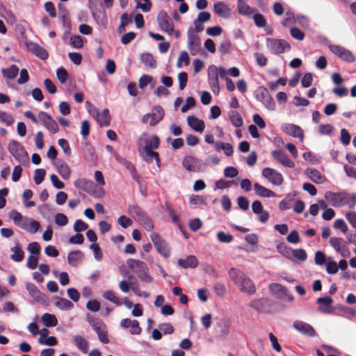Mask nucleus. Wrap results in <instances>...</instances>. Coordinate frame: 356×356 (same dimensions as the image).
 Segmentation results:
<instances>
[{"mask_svg": "<svg viewBox=\"0 0 356 356\" xmlns=\"http://www.w3.org/2000/svg\"><path fill=\"white\" fill-rule=\"evenodd\" d=\"M150 238L154 243L157 252L164 257H168L170 254V248L168 243L161 236L156 232H152Z\"/></svg>", "mask_w": 356, "mask_h": 356, "instance_id": "obj_6", "label": "nucleus"}, {"mask_svg": "<svg viewBox=\"0 0 356 356\" xmlns=\"http://www.w3.org/2000/svg\"><path fill=\"white\" fill-rule=\"evenodd\" d=\"M343 51L340 58L347 63H353L355 61V56L353 53L345 47H343Z\"/></svg>", "mask_w": 356, "mask_h": 356, "instance_id": "obj_54", "label": "nucleus"}, {"mask_svg": "<svg viewBox=\"0 0 356 356\" xmlns=\"http://www.w3.org/2000/svg\"><path fill=\"white\" fill-rule=\"evenodd\" d=\"M255 97L267 109L273 111L275 108V102L266 88L259 87L255 92Z\"/></svg>", "mask_w": 356, "mask_h": 356, "instance_id": "obj_5", "label": "nucleus"}, {"mask_svg": "<svg viewBox=\"0 0 356 356\" xmlns=\"http://www.w3.org/2000/svg\"><path fill=\"white\" fill-rule=\"evenodd\" d=\"M213 289L216 294L220 298L224 297L227 292L225 285L220 282L215 283L213 285Z\"/></svg>", "mask_w": 356, "mask_h": 356, "instance_id": "obj_50", "label": "nucleus"}, {"mask_svg": "<svg viewBox=\"0 0 356 356\" xmlns=\"http://www.w3.org/2000/svg\"><path fill=\"white\" fill-rule=\"evenodd\" d=\"M316 302L320 304L319 310L322 312H330L328 309L332 304L333 300L330 296L321 297L316 300Z\"/></svg>", "mask_w": 356, "mask_h": 356, "instance_id": "obj_36", "label": "nucleus"}, {"mask_svg": "<svg viewBox=\"0 0 356 356\" xmlns=\"http://www.w3.org/2000/svg\"><path fill=\"white\" fill-rule=\"evenodd\" d=\"M10 217L13 219L15 225L22 229L29 230V222L31 218L22 216V215L17 211H13Z\"/></svg>", "mask_w": 356, "mask_h": 356, "instance_id": "obj_16", "label": "nucleus"}, {"mask_svg": "<svg viewBox=\"0 0 356 356\" xmlns=\"http://www.w3.org/2000/svg\"><path fill=\"white\" fill-rule=\"evenodd\" d=\"M74 186L79 190L83 191L88 193L93 192L95 184L92 180L86 179H77L74 182Z\"/></svg>", "mask_w": 356, "mask_h": 356, "instance_id": "obj_19", "label": "nucleus"}, {"mask_svg": "<svg viewBox=\"0 0 356 356\" xmlns=\"http://www.w3.org/2000/svg\"><path fill=\"white\" fill-rule=\"evenodd\" d=\"M257 63L261 67H264L268 63L267 57L261 53L256 52L254 54Z\"/></svg>", "mask_w": 356, "mask_h": 356, "instance_id": "obj_60", "label": "nucleus"}, {"mask_svg": "<svg viewBox=\"0 0 356 356\" xmlns=\"http://www.w3.org/2000/svg\"><path fill=\"white\" fill-rule=\"evenodd\" d=\"M141 60L143 63L152 69L156 67V61L152 54L149 53H145L141 54Z\"/></svg>", "mask_w": 356, "mask_h": 356, "instance_id": "obj_41", "label": "nucleus"}, {"mask_svg": "<svg viewBox=\"0 0 356 356\" xmlns=\"http://www.w3.org/2000/svg\"><path fill=\"white\" fill-rule=\"evenodd\" d=\"M262 175L275 186H278L283 184L284 178L282 175L275 169L265 168L262 170Z\"/></svg>", "mask_w": 356, "mask_h": 356, "instance_id": "obj_10", "label": "nucleus"}, {"mask_svg": "<svg viewBox=\"0 0 356 356\" xmlns=\"http://www.w3.org/2000/svg\"><path fill=\"white\" fill-rule=\"evenodd\" d=\"M26 289L29 294L36 301H39L42 299V293L38 289L34 284L27 282L26 284Z\"/></svg>", "mask_w": 356, "mask_h": 356, "instance_id": "obj_37", "label": "nucleus"}, {"mask_svg": "<svg viewBox=\"0 0 356 356\" xmlns=\"http://www.w3.org/2000/svg\"><path fill=\"white\" fill-rule=\"evenodd\" d=\"M54 165L56 168L58 172L63 179L66 180L70 177L71 170L65 161L58 159L54 163Z\"/></svg>", "mask_w": 356, "mask_h": 356, "instance_id": "obj_22", "label": "nucleus"}, {"mask_svg": "<svg viewBox=\"0 0 356 356\" xmlns=\"http://www.w3.org/2000/svg\"><path fill=\"white\" fill-rule=\"evenodd\" d=\"M290 34L296 40L302 41L305 37V33L298 27H292L290 29Z\"/></svg>", "mask_w": 356, "mask_h": 356, "instance_id": "obj_49", "label": "nucleus"}, {"mask_svg": "<svg viewBox=\"0 0 356 356\" xmlns=\"http://www.w3.org/2000/svg\"><path fill=\"white\" fill-rule=\"evenodd\" d=\"M129 213L131 214L136 220L138 221L147 232L154 229V224L147 213L139 206L133 204L128 208Z\"/></svg>", "mask_w": 356, "mask_h": 356, "instance_id": "obj_3", "label": "nucleus"}, {"mask_svg": "<svg viewBox=\"0 0 356 356\" xmlns=\"http://www.w3.org/2000/svg\"><path fill=\"white\" fill-rule=\"evenodd\" d=\"M229 118L234 127L238 128L243 125V119L238 112L236 111H230L229 112Z\"/></svg>", "mask_w": 356, "mask_h": 356, "instance_id": "obj_40", "label": "nucleus"}, {"mask_svg": "<svg viewBox=\"0 0 356 356\" xmlns=\"http://www.w3.org/2000/svg\"><path fill=\"white\" fill-rule=\"evenodd\" d=\"M70 44L76 49H80L83 45V38L80 35H72L70 37Z\"/></svg>", "mask_w": 356, "mask_h": 356, "instance_id": "obj_55", "label": "nucleus"}, {"mask_svg": "<svg viewBox=\"0 0 356 356\" xmlns=\"http://www.w3.org/2000/svg\"><path fill=\"white\" fill-rule=\"evenodd\" d=\"M273 157L277 160L283 165L293 168L295 167V163L291 161L288 156L281 150H275L272 152Z\"/></svg>", "mask_w": 356, "mask_h": 356, "instance_id": "obj_20", "label": "nucleus"}, {"mask_svg": "<svg viewBox=\"0 0 356 356\" xmlns=\"http://www.w3.org/2000/svg\"><path fill=\"white\" fill-rule=\"evenodd\" d=\"M217 237L220 242L226 243H231L234 239V237L232 234H226L222 231H220L217 234Z\"/></svg>", "mask_w": 356, "mask_h": 356, "instance_id": "obj_53", "label": "nucleus"}, {"mask_svg": "<svg viewBox=\"0 0 356 356\" xmlns=\"http://www.w3.org/2000/svg\"><path fill=\"white\" fill-rule=\"evenodd\" d=\"M187 122L189 127H191L194 131L200 133L203 132L205 127L203 120H200L193 115H190L187 117Z\"/></svg>", "mask_w": 356, "mask_h": 356, "instance_id": "obj_25", "label": "nucleus"}, {"mask_svg": "<svg viewBox=\"0 0 356 356\" xmlns=\"http://www.w3.org/2000/svg\"><path fill=\"white\" fill-rule=\"evenodd\" d=\"M293 326L300 334L308 337H314L316 336V332L314 328L305 322L301 321H295Z\"/></svg>", "mask_w": 356, "mask_h": 356, "instance_id": "obj_13", "label": "nucleus"}, {"mask_svg": "<svg viewBox=\"0 0 356 356\" xmlns=\"http://www.w3.org/2000/svg\"><path fill=\"white\" fill-rule=\"evenodd\" d=\"M56 76L61 83H65L68 78V73L64 67H60L56 71Z\"/></svg>", "mask_w": 356, "mask_h": 356, "instance_id": "obj_52", "label": "nucleus"}, {"mask_svg": "<svg viewBox=\"0 0 356 356\" xmlns=\"http://www.w3.org/2000/svg\"><path fill=\"white\" fill-rule=\"evenodd\" d=\"M83 253L80 250L72 251L67 255L68 263L73 266H76L83 258Z\"/></svg>", "mask_w": 356, "mask_h": 356, "instance_id": "obj_34", "label": "nucleus"}, {"mask_svg": "<svg viewBox=\"0 0 356 356\" xmlns=\"http://www.w3.org/2000/svg\"><path fill=\"white\" fill-rule=\"evenodd\" d=\"M38 118L48 131L53 134H56L58 131L59 128L56 121L49 114L44 111H40L38 113Z\"/></svg>", "mask_w": 356, "mask_h": 356, "instance_id": "obj_11", "label": "nucleus"}, {"mask_svg": "<svg viewBox=\"0 0 356 356\" xmlns=\"http://www.w3.org/2000/svg\"><path fill=\"white\" fill-rule=\"evenodd\" d=\"M132 220L125 216H120L118 218V223L124 229H127L132 225Z\"/></svg>", "mask_w": 356, "mask_h": 356, "instance_id": "obj_59", "label": "nucleus"}, {"mask_svg": "<svg viewBox=\"0 0 356 356\" xmlns=\"http://www.w3.org/2000/svg\"><path fill=\"white\" fill-rule=\"evenodd\" d=\"M42 321H43L46 327H54L58 323V320L55 315L45 313L42 316Z\"/></svg>", "mask_w": 356, "mask_h": 356, "instance_id": "obj_42", "label": "nucleus"}, {"mask_svg": "<svg viewBox=\"0 0 356 356\" xmlns=\"http://www.w3.org/2000/svg\"><path fill=\"white\" fill-rule=\"evenodd\" d=\"M157 22L160 29L166 32L168 35H172L174 31V24L167 13L161 10L157 16Z\"/></svg>", "mask_w": 356, "mask_h": 356, "instance_id": "obj_8", "label": "nucleus"}, {"mask_svg": "<svg viewBox=\"0 0 356 356\" xmlns=\"http://www.w3.org/2000/svg\"><path fill=\"white\" fill-rule=\"evenodd\" d=\"M128 267L137 275L142 274L145 271H148L149 268L146 263L143 261L134 259H128L127 260Z\"/></svg>", "mask_w": 356, "mask_h": 356, "instance_id": "obj_14", "label": "nucleus"}, {"mask_svg": "<svg viewBox=\"0 0 356 356\" xmlns=\"http://www.w3.org/2000/svg\"><path fill=\"white\" fill-rule=\"evenodd\" d=\"M74 342L79 350L83 353H87L89 349V342L80 335L74 337Z\"/></svg>", "mask_w": 356, "mask_h": 356, "instance_id": "obj_35", "label": "nucleus"}, {"mask_svg": "<svg viewBox=\"0 0 356 356\" xmlns=\"http://www.w3.org/2000/svg\"><path fill=\"white\" fill-rule=\"evenodd\" d=\"M254 190L255 194L261 197H276V194L273 191L265 188L259 183L254 184Z\"/></svg>", "mask_w": 356, "mask_h": 356, "instance_id": "obj_28", "label": "nucleus"}, {"mask_svg": "<svg viewBox=\"0 0 356 356\" xmlns=\"http://www.w3.org/2000/svg\"><path fill=\"white\" fill-rule=\"evenodd\" d=\"M295 195L288 194L279 204V209L286 211L291 207L292 202L294 201Z\"/></svg>", "mask_w": 356, "mask_h": 356, "instance_id": "obj_43", "label": "nucleus"}, {"mask_svg": "<svg viewBox=\"0 0 356 356\" xmlns=\"http://www.w3.org/2000/svg\"><path fill=\"white\" fill-rule=\"evenodd\" d=\"M102 297L117 306H121L123 303L122 300L115 295V292L111 290L105 291L102 294Z\"/></svg>", "mask_w": 356, "mask_h": 356, "instance_id": "obj_38", "label": "nucleus"}, {"mask_svg": "<svg viewBox=\"0 0 356 356\" xmlns=\"http://www.w3.org/2000/svg\"><path fill=\"white\" fill-rule=\"evenodd\" d=\"M325 199L330 202L334 207H341L348 206L349 208H353L356 204V194L351 195L345 191L334 193L327 191L325 194Z\"/></svg>", "mask_w": 356, "mask_h": 356, "instance_id": "obj_2", "label": "nucleus"}, {"mask_svg": "<svg viewBox=\"0 0 356 356\" xmlns=\"http://www.w3.org/2000/svg\"><path fill=\"white\" fill-rule=\"evenodd\" d=\"M247 0H237V10L241 15H250L254 13V9L251 8L245 1Z\"/></svg>", "mask_w": 356, "mask_h": 356, "instance_id": "obj_33", "label": "nucleus"}, {"mask_svg": "<svg viewBox=\"0 0 356 356\" xmlns=\"http://www.w3.org/2000/svg\"><path fill=\"white\" fill-rule=\"evenodd\" d=\"M266 47L274 54H281L291 50L290 44L283 39L266 38Z\"/></svg>", "mask_w": 356, "mask_h": 356, "instance_id": "obj_4", "label": "nucleus"}, {"mask_svg": "<svg viewBox=\"0 0 356 356\" xmlns=\"http://www.w3.org/2000/svg\"><path fill=\"white\" fill-rule=\"evenodd\" d=\"M114 156H115V160L118 163H120V164L124 165L129 171L135 167L130 161H129L126 159L120 156L119 154H115Z\"/></svg>", "mask_w": 356, "mask_h": 356, "instance_id": "obj_58", "label": "nucleus"}, {"mask_svg": "<svg viewBox=\"0 0 356 356\" xmlns=\"http://www.w3.org/2000/svg\"><path fill=\"white\" fill-rule=\"evenodd\" d=\"M209 83L214 93L218 94L220 90L219 81L218 74H215L213 76L209 75Z\"/></svg>", "mask_w": 356, "mask_h": 356, "instance_id": "obj_47", "label": "nucleus"}, {"mask_svg": "<svg viewBox=\"0 0 356 356\" xmlns=\"http://www.w3.org/2000/svg\"><path fill=\"white\" fill-rule=\"evenodd\" d=\"M254 22L258 27H264L266 24V20L264 16L260 13H257L253 16Z\"/></svg>", "mask_w": 356, "mask_h": 356, "instance_id": "obj_61", "label": "nucleus"}, {"mask_svg": "<svg viewBox=\"0 0 356 356\" xmlns=\"http://www.w3.org/2000/svg\"><path fill=\"white\" fill-rule=\"evenodd\" d=\"M0 122L6 126H11L15 122L13 116L3 111H0Z\"/></svg>", "mask_w": 356, "mask_h": 356, "instance_id": "obj_45", "label": "nucleus"}, {"mask_svg": "<svg viewBox=\"0 0 356 356\" xmlns=\"http://www.w3.org/2000/svg\"><path fill=\"white\" fill-rule=\"evenodd\" d=\"M86 318L87 321L96 333L106 327V324L99 318L94 317L88 314H87Z\"/></svg>", "mask_w": 356, "mask_h": 356, "instance_id": "obj_24", "label": "nucleus"}, {"mask_svg": "<svg viewBox=\"0 0 356 356\" xmlns=\"http://www.w3.org/2000/svg\"><path fill=\"white\" fill-rule=\"evenodd\" d=\"M29 49L41 60H46L49 56L47 51L36 43H31L29 44Z\"/></svg>", "mask_w": 356, "mask_h": 356, "instance_id": "obj_29", "label": "nucleus"}, {"mask_svg": "<svg viewBox=\"0 0 356 356\" xmlns=\"http://www.w3.org/2000/svg\"><path fill=\"white\" fill-rule=\"evenodd\" d=\"M58 301H56L54 305L56 307L62 310H68L73 308L74 305L69 300L63 298H57Z\"/></svg>", "mask_w": 356, "mask_h": 356, "instance_id": "obj_44", "label": "nucleus"}, {"mask_svg": "<svg viewBox=\"0 0 356 356\" xmlns=\"http://www.w3.org/2000/svg\"><path fill=\"white\" fill-rule=\"evenodd\" d=\"M206 33L210 36H218L222 33V29L220 26L209 27L207 29Z\"/></svg>", "mask_w": 356, "mask_h": 356, "instance_id": "obj_63", "label": "nucleus"}, {"mask_svg": "<svg viewBox=\"0 0 356 356\" xmlns=\"http://www.w3.org/2000/svg\"><path fill=\"white\" fill-rule=\"evenodd\" d=\"M228 274L241 292L249 295H252L255 293L256 287L254 283L243 272L232 268L229 270Z\"/></svg>", "mask_w": 356, "mask_h": 356, "instance_id": "obj_1", "label": "nucleus"}, {"mask_svg": "<svg viewBox=\"0 0 356 356\" xmlns=\"http://www.w3.org/2000/svg\"><path fill=\"white\" fill-rule=\"evenodd\" d=\"M214 13L220 17L229 19L231 17V9L223 1H218L213 5Z\"/></svg>", "mask_w": 356, "mask_h": 356, "instance_id": "obj_18", "label": "nucleus"}, {"mask_svg": "<svg viewBox=\"0 0 356 356\" xmlns=\"http://www.w3.org/2000/svg\"><path fill=\"white\" fill-rule=\"evenodd\" d=\"M271 300L268 298H259L252 300L250 307L260 312L266 313L269 312Z\"/></svg>", "mask_w": 356, "mask_h": 356, "instance_id": "obj_17", "label": "nucleus"}, {"mask_svg": "<svg viewBox=\"0 0 356 356\" xmlns=\"http://www.w3.org/2000/svg\"><path fill=\"white\" fill-rule=\"evenodd\" d=\"M150 115L149 124L151 126L156 125L164 116V111L161 106H154L152 113H149Z\"/></svg>", "mask_w": 356, "mask_h": 356, "instance_id": "obj_21", "label": "nucleus"}, {"mask_svg": "<svg viewBox=\"0 0 356 356\" xmlns=\"http://www.w3.org/2000/svg\"><path fill=\"white\" fill-rule=\"evenodd\" d=\"M188 44L190 52L193 56L197 54L201 49L199 37L195 34L192 28H190L188 31Z\"/></svg>", "mask_w": 356, "mask_h": 356, "instance_id": "obj_12", "label": "nucleus"}, {"mask_svg": "<svg viewBox=\"0 0 356 356\" xmlns=\"http://www.w3.org/2000/svg\"><path fill=\"white\" fill-rule=\"evenodd\" d=\"M178 264L183 268H195L198 264L197 259L194 255H188L186 259H179Z\"/></svg>", "mask_w": 356, "mask_h": 356, "instance_id": "obj_32", "label": "nucleus"}, {"mask_svg": "<svg viewBox=\"0 0 356 356\" xmlns=\"http://www.w3.org/2000/svg\"><path fill=\"white\" fill-rule=\"evenodd\" d=\"M284 131L289 136L303 139L304 133L302 129L297 125L288 124H286Z\"/></svg>", "mask_w": 356, "mask_h": 356, "instance_id": "obj_26", "label": "nucleus"}, {"mask_svg": "<svg viewBox=\"0 0 356 356\" xmlns=\"http://www.w3.org/2000/svg\"><path fill=\"white\" fill-rule=\"evenodd\" d=\"M13 254L10 259L16 262H21L24 258V252L22 249V246L19 243H16L15 246L10 249Z\"/></svg>", "mask_w": 356, "mask_h": 356, "instance_id": "obj_30", "label": "nucleus"}, {"mask_svg": "<svg viewBox=\"0 0 356 356\" xmlns=\"http://www.w3.org/2000/svg\"><path fill=\"white\" fill-rule=\"evenodd\" d=\"M179 87L181 90H184L187 84L188 74L185 72H180L178 76Z\"/></svg>", "mask_w": 356, "mask_h": 356, "instance_id": "obj_56", "label": "nucleus"}, {"mask_svg": "<svg viewBox=\"0 0 356 356\" xmlns=\"http://www.w3.org/2000/svg\"><path fill=\"white\" fill-rule=\"evenodd\" d=\"M141 155L143 159L148 163H152L154 159L158 166L160 165L159 155L156 152L153 151L149 147H144Z\"/></svg>", "mask_w": 356, "mask_h": 356, "instance_id": "obj_23", "label": "nucleus"}, {"mask_svg": "<svg viewBox=\"0 0 356 356\" xmlns=\"http://www.w3.org/2000/svg\"><path fill=\"white\" fill-rule=\"evenodd\" d=\"M74 230L76 232L85 231L88 229V225L82 220H76L74 224Z\"/></svg>", "mask_w": 356, "mask_h": 356, "instance_id": "obj_64", "label": "nucleus"}, {"mask_svg": "<svg viewBox=\"0 0 356 356\" xmlns=\"http://www.w3.org/2000/svg\"><path fill=\"white\" fill-rule=\"evenodd\" d=\"M289 252H291L292 254V256L300 261H306V259L307 258V252L303 249H301V248L296 249V250L289 249Z\"/></svg>", "mask_w": 356, "mask_h": 356, "instance_id": "obj_46", "label": "nucleus"}, {"mask_svg": "<svg viewBox=\"0 0 356 356\" xmlns=\"http://www.w3.org/2000/svg\"><path fill=\"white\" fill-rule=\"evenodd\" d=\"M330 244L342 257L347 258L350 256V250L342 238L331 237Z\"/></svg>", "mask_w": 356, "mask_h": 356, "instance_id": "obj_9", "label": "nucleus"}, {"mask_svg": "<svg viewBox=\"0 0 356 356\" xmlns=\"http://www.w3.org/2000/svg\"><path fill=\"white\" fill-rule=\"evenodd\" d=\"M67 217L61 213H58L55 216V223L58 226H65L67 224Z\"/></svg>", "mask_w": 356, "mask_h": 356, "instance_id": "obj_62", "label": "nucleus"}, {"mask_svg": "<svg viewBox=\"0 0 356 356\" xmlns=\"http://www.w3.org/2000/svg\"><path fill=\"white\" fill-rule=\"evenodd\" d=\"M305 174L310 180L316 184H321L325 179L319 171L316 169L307 168L305 170Z\"/></svg>", "mask_w": 356, "mask_h": 356, "instance_id": "obj_31", "label": "nucleus"}, {"mask_svg": "<svg viewBox=\"0 0 356 356\" xmlns=\"http://www.w3.org/2000/svg\"><path fill=\"white\" fill-rule=\"evenodd\" d=\"M46 175L45 170L42 168L36 169L34 172L33 180L35 184H40Z\"/></svg>", "mask_w": 356, "mask_h": 356, "instance_id": "obj_48", "label": "nucleus"}, {"mask_svg": "<svg viewBox=\"0 0 356 356\" xmlns=\"http://www.w3.org/2000/svg\"><path fill=\"white\" fill-rule=\"evenodd\" d=\"M58 144L62 148L64 154L67 156H70L71 149L70 147L68 141L66 139L60 138L58 140Z\"/></svg>", "mask_w": 356, "mask_h": 356, "instance_id": "obj_51", "label": "nucleus"}, {"mask_svg": "<svg viewBox=\"0 0 356 356\" xmlns=\"http://www.w3.org/2000/svg\"><path fill=\"white\" fill-rule=\"evenodd\" d=\"M92 115L95 117L96 120L100 127H108L110 125L111 116L108 108H104L102 113L98 109L92 110Z\"/></svg>", "mask_w": 356, "mask_h": 356, "instance_id": "obj_15", "label": "nucleus"}, {"mask_svg": "<svg viewBox=\"0 0 356 356\" xmlns=\"http://www.w3.org/2000/svg\"><path fill=\"white\" fill-rule=\"evenodd\" d=\"M8 151L19 162L29 159V155L24 147L16 140H13L8 144Z\"/></svg>", "mask_w": 356, "mask_h": 356, "instance_id": "obj_7", "label": "nucleus"}, {"mask_svg": "<svg viewBox=\"0 0 356 356\" xmlns=\"http://www.w3.org/2000/svg\"><path fill=\"white\" fill-rule=\"evenodd\" d=\"M19 72V68L16 65H12L9 68L1 70V73L8 79H14Z\"/></svg>", "mask_w": 356, "mask_h": 356, "instance_id": "obj_39", "label": "nucleus"}, {"mask_svg": "<svg viewBox=\"0 0 356 356\" xmlns=\"http://www.w3.org/2000/svg\"><path fill=\"white\" fill-rule=\"evenodd\" d=\"M197 164L198 159L191 156H186L182 161L184 168L190 172L198 171Z\"/></svg>", "mask_w": 356, "mask_h": 356, "instance_id": "obj_27", "label": "nucleus"}, {"mask_svg": "<svg viewBox=\"0 0 356 356\" xmlns=\"http://www.w3.org/2000/svg\"><path fill=\"white\" fill-rule=\"evenodd\" d=\"M232 43L229 40L222 42L219 47V52L222 55L229 54L231 51Z\"/></svg>", "mask_w": 356, "mask_h": 356, "instance_id": "obj_57", "label": "nucleus"}]
</instances>
